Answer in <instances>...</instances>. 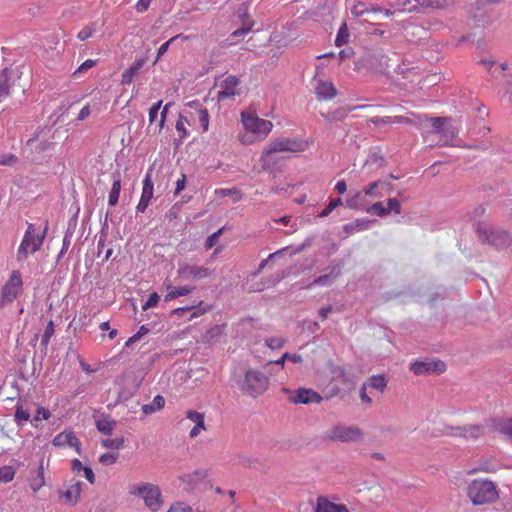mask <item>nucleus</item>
Here are the masks:
<instances>
[{
  "label": "nucleus",
  "mask_w": 512,
  "mask_h": 512,
  "mask_svg": "<svg viewBox=\"0 0 512 512\" xmlns=\"http://www.w3.org/2000/svg\"><path fill=\"white\" fill-rule=\"evenodd\" d=\"M466 495L475 506L494 503L499 498L497 485L488 479H474L468 483Z\"/></svg>",
  "instance_id": "obj_1"
},
{
  "label": "nucleus",
  "mask_w": 512,
  "mask_h": 512,
  "mask_svg": "<svg viewBox=\"0 0 512 512\" xmlns=\"http://www.w3.org/2000/svg\"><path fill=\"white\" fill-rule=\"evenodd\" d=\"M241 121L247 131V133L241 137L243 144H251L255 141L265 139L273 128L271 121L259 118L248 112L241 113Z\"/></svg>",
  "instance_id": "obj_2"
},
{
  "label": "nucleus",
  "mask_w": 512,
  "mask_h": 512,
  "mask_svg": "<svg viewBox=\"0 0 512 512\" xmlns=\"http://www.w3.org/2000/svg\"><path fill=\"white\" fill-rule=\"evenodd\" d=\"M474 229L482 244H488L497 250L506 249L512 245V236L506 230L487 226L481 222L475 223Z\"/></svg>",
  "instance_id": "obj_3"
},
{
  "label": "nucleus",
  "mask_w": 512,
  "mask_h": 512,
  "mask_svg": "<svg viewBox=\"0 0 512 512\" xmlns=\"http://www.w3.org/2000/svg\"><path fill=\"white\" fill-rule=\"evenodd\" d=\"M307 143L297 138H279L272 141L262 152L260 162L264 170L270 166L269 157L276 152H303L307 149Z\"/></svg>",
  "instance_id": "obj_4"
},
{
  "label": "nucleus",
  "mask_w": 512,
  "mask_h": 512,
  "mask_svg": "<svg viewBox=\"0 0 512 512\" xmlns=\"http://www.w3.org/2000/svg\"><path fill=\"white\" fill-rule=\"evenodd\" d=\"M48 231V221L45 222L44 229L40 235H36L34 224L28 223L23 239L17 250V260L24 261L28 258L29 253H36L40 250Z\"/></svg>",
  "instance_id": "obj_5"
},
{
  "label": "nucleus",
  "mask_w": 512,
  "mask_h": 512,
  "mask_svg": "<svg viewBox=\"0 0 512 512\" xmlns=\"http://www.w3.org/2000/svg\"><path fill=\"white\" fill-rule=\"evenodd\" d=\"M269 387V377L257 369H248L239 388L245 394L256 398Z\"/></svg>",
  "instance_id": "obj_6"
},
{
  "label": "nucleus",
  "mask_w": 512,
  "mask_h": 512,
  "mask_svg": "<svg viewBox=\"0 0 512 512\" xmlns=\"http://www.w3.org/2000/svg\"><path fill=\"white\" fill-rule=\"evenodd\" d=\"M364 438V432L356 425L337 424L330 428L323 436L324 440L333 442H357Z\"/></svg>",
  "instance_id": "obj_7"
},
{
  "label": "nucleus",
  "mask_w": 512,
  "mask_h": 512,
  "mask_svg": "<svg viewBox=\"0 0 512 512\" xmlns=\"http://www.w3.org/2000/svg\"><path fill=\"white\" fill-rule=\"evenodd\" d=\"M422 122V117H418ZM423 121L430 122L432 126V132L440 135L441 144L449 145L454 138L458 135V129L451 123V118L448 117H427L423 116Z\"/></svg>",
  "instance_id": "obj_8"
},
{
  "label": "nucleus",
  "mask_w": 512,
  "mask_h": 512,
  "mask_svg": "<svg viewBox=\"0 0 512 512\" xmlns=\"http://www.w3.org/2000/svg\"><path fill=\"white\" fill-rule=\"evenodd\" d=\"M356 66L376 72H383L388 67V57L380 48H364L362 55L356 62Z\"/></svg>",
  "instance_id": "obj_9"
},
{
  "label": "nucleus",
  "mask_w": 512,
  "mask_h": 512,
  "mask_svg": "<svg viewBox=\"0 0 512 512\" xmlns=\"http://www.w3.org/2000/svg\"><path fill=\"white\" fill-rule=\"evenodd\" d=\"M130 493L144 500L145 505L152 511L156 512L162 505L161 491L157 485L151 483H142L134 486Z\"/></svg>",
  "instance_id": "obj_10"
},
{
  "label": "nucleus",
  "mask_w": 512,
  "mask_h": 512,
  "mask_svg": "<svg viewBox=\"0 0 512 512\" xmlns=\"http://www.w3.org/2000/svg\"><path fill=\"white\" fill-rule=\"evenodd\" d=\"M23 291V281L21 273L17 270L12 271L9 279L3 285L0 295V308L12 303L21 295Z\"/></svg>",
  "instance_id": "obj_11"
},
{
  "label": "nucleus",
  "mask_w": 512,
  "mask_h": 512,
  "mask_svg": "<svg viewBox=\"0 0 512 512\" xmlns=\"http://www.w3.org/2000/svg\"><path fill=\"white\" fill-rule=\"evenodd\" d=\"M484 434V427L480 424H469L464 426L444 425L440 435L463 437L465 439H477Z\"/></svg>",
  "instance_id": "obj_12"
},
{
  "label": "nucleus",
  "mask_w": 512,
  "mask_h": 512,
  "mask_svg": "<svg viewBox=\"0 0 512 512\" xmlns=\"http://www.w3.org/2000/svg\"><path fill=\"white\" fill-rule=\"evenodd\" d=\"M184 113L193 122L197 118L203 132L208 131L210 116L208 110L202 107V104L199 100H192L187 102L184 107Z\"/></svg>",
  "instance_id": "obj_13"
},
{
  "label": "nucleus",
  "mask_w": 512,
  "mask_h": 512,
  "mask_svg": "<svg viewBox=\"0 0 512 512\" xmlns=\"http://www.w3.org/2000/svg\"><path fill=\"white\" fill-rule=\"evenodd\" d=\"M410 369L415 375L441 374L446 370V364L441 360H417L411 363Z\"/></svg>",
  "instance_id": "obj_14"
},
{
  "label": "nucleus",
  "mask_w": 512,
  "mask_h": 512,
  "mask_svg": "<svg viewBox=\"0 0 512 512\" xmlns=\"http://www.w3.org/2000/svg\"><path fill=\"white\" fill-rule=\"evenodd\" d=\"M454 5L452 0H415V4L407 8L409 13H426L428 10H444Z\"/></svg>",
  "instance_id": "obj_15"
},
{
  "label": "nucleus",
  "mask_w": 512,
  "mask_h": 512,
  "mask_svg": "<svg viewBox=\"0 0 512 512\" xmlns=\"http://www.w3.org/2000/svg\"><path fill=\"white\" fill-rule=\"evenodd\" d=\"M240 79L234 75L227 76L220 84V90L217 92V100L219 102L226 99H234L235 96L240 95L238 86Z\"/></svg>",
  "instance_id": "obj_16"
},
{
  "label": "nucleus",
  "mask_w": 512,
  "mask_h": 512,
  "mask_svg": "<svg viewBox=\"0 0 512 512\" xmlns=\"http://www.w3.org/2000/svg\"><path fill=\"white\" fill-rule=\"evenodd\" d=\"M177 274L180 278L188 280L209 277L211 272L208 268L205 267L179 263Z\"/></svg>",
  "instance_id": "obj_17"
},
{
  "label": "nucleus",
  "mask_w": 512,
  "mask_h": 512,
  "mask_svg": "<svg viewBox=\"0 0 512 512\" xmlns=\"http://www.w3.org/2000/svg\"><path fill=\"white\" fill-rule=\"evenodd\" d=\"M154 183L151 177L150 171L147 172L143 180V188L140 200L136 206L137 213H144L149 206L151 199L153 198Z\"/></svg>",
  "instance_id": "obj_18"
},
{
  "label": "nucleus",
  "mask_w": 512,
  "mask_h": 512,
  "mask_svg": "<svg viewBox=\"0 0 512 512\" xmlns=\"http://www.w3.org/2000/svg\"><path fill=\"white\" fill-rule=\"evenodd\" d=\"M52 444L55 447L68 445L74 448L79 455L81 454V443L73 431H63L57 434L52 440Z\"/></svg>",
  "instance_id": "obj_19"
},
{
  "label": "nucleus",
  "mask_w": 512,
  "mask_h": 512,
  "mask_svg": "<svg viewBox=\"0 0 512 512\" xmlns=\"http://www.w3.org/2000/svg\"><path fill=\"white\" fill-rule=\"evenodd\" d=\"M314 512H350L346 505L331 502L325 496H319L316 500Z\"/></svg>",
  "instance_id": "obj_20"
},
{
  "label": "nucleus",
  "mask_w": 512,
  "mask_h": 512,
  "mask_svg": "<svg viewBox=\"0 0 512 512\" xmlns=\"http://www.w3.org/2000/svg\"><path fill=\"white\" fill-rule=\"evenodd\" d=\"M322 396L312 389H298L292 401L296 404L320 403Z\"/></svg>",
  "instance_id": "obj_21"
},
{
  "label": "nucleus",
  "mask_w": 512,
  "mask_h": 512,
  "mask_svg": "<svg viewBox=\"0 0 512 512\" xmlns=\"http://www.w3.org/2000/svg\"><path fill=\"white\" fill-rule=\"evenodd\" d=\"M82 484L81 481H75L66 491L60 492V498L71 506L76 505L81 496Z\"/></svg>",
  "instance_id": "obj_22"
},
{
  "label": "nucleus",
  "mask_w": 512,
  "mask_h": 512,
  "mask_svg": "<svg viewBox=\"0 0 512 512\" xmlns=\"http://www.w3.org/2000/svg\"><path fill=\"white\" fill-rule=\"evenodd\" d=\"M42 129L38 128L34 135L26 142V147H30L35 153L41 154L51 149L54 143L47 140L38 141Z\"/></svg>",
  "instance_id": "obj_23"
},
{
  "label": "nucleus",
  "mask_w": 512,
  "mask_h": 512,
  "mask_svg": "<svg viewBox=\"0 0 512 512\" xmlns=\"http://www.w3.org/2000/svg\"><path fill=\"white\" fill-rule=\"evenodd\" d=\"M315 93L319 99H332L336 96L337 90L330 81L318 80L315 86Z\"/></svg>",
  "instance_id": "obj_24"
},
{
  "label": "nucleus",
  "mask_w": 512,
  "mask_h": 512,
  "mask_svg": "<svg viewBox=\"0 0 512 512\" xmlns=\"http://www.w3.org/2000/svg\"><path fill=\"white\" fill-rule=\"evenodd\" d=\"M145 64V59L135 60L129 68H127L121 76L122 84H130L133 82L134 78L138 75L139 71L143 68Z\"/></svg>",
  "instance_id": "obj_25"
},
{
  "label": "nucleus",
  "mask_w": 512,
  "mask_h": 512,
  "mask_svg": "<svg viewBox=\"0 0 512 512\" xmlns=\"http://www.w3.org/2000/svg\"><path fill=\"white\" fill-rule=\"evenodd\" d=\"M208 476V471L204 469H196L191 473L183 474L179 477V480L187 484L189 487H193L194 485L200 483Z\"/></svg>",
  "instance_id": "obj_26"
},
{
  "label": "nucleus",
  "mask_w": 512,
  "mask_h": 512,
  "mask_svg": "<svg viewBox=\"0 0 512 512\" xmlns=\"http://www.w3.org/2000/svg\"><path fill=\"white\" fill-rule=\"evenodd\" d=\"M210 308L209 307H203V301H200L198 305L194 306H185V307H179L171 311L172 315L177 316H183L188 311H193L190 319L199 317L203 314H205Z\"/></svg>",
  "instance_id": "obj_27"
},
{
  "label": "nucleus",
  "mask_w": 512,
  "mask_h": 512,
  "mask_svg": "<svg viewBox=\"0 0 512 512\" xmlns=\"http://www.w3.org/2000/svg\"><path fill=\"white\" fill-rule=\"evenodd\" d=\"M357 107H353L351 109L345 107H339L335 110L328 111L326 113H321V116L328 122L335 123L343 121L349 114V112L353 111Z\"/></svg>",
  "instance_id": "obj_28"
},
{
  "label": "nucleus",
  "mask_w": 512,
  "mask_h": 512,
  "mask_svg": "<svg viewBox=\"0 0 512 512\" xmlns=\"http://www.w3.org/2000/svg\"><path fill=\"white\" fill-rule=\"evenodd\" d=\"M375 220H369V219H356L355 221H352L350 223H347L343 226V231L351 235L358 231L367 230L372 223H374Z\"/></svg>",
  "instance_id": "obj_29"
},
{
  "label": "nucleus",
  "mask_w": 512,
  "mask_h": 512,
  "mask_svg": "<svg viewBox=\"0 0 512 512\" xmlns=\"http://www.w3.org/2000/svg\"><path fill=\"white\" fill-rule=\"evenodd\" d=\"M194 289H195L194 286H188V285L179 286V287L167 285L168 293L165 295L164 301L169 302L172 299L178 298L180 296H186V295L190 294Z\"/></svg>",
  "instance_id": "obj_30"
},
{
  "label": "nucleus",
  "mask_w": 512,
  "mask_h": 512,
  "mask_svg": "<svg viewBox=\"0 0 512 512\" xmlns=\"http://www.w3.org/2000/svg\"><path fill=\"white\" fill-rule=\"evenodd\" d=\"M186 124L191 125V120L183 111L182 113L179 114V117L176 121V126H175L176 131L179 136L178 143H176L177 146L189 135V133L186 129V126H185Z\"/></svg>",
  "instance_id": "obj_31"
},
{
  "label": "nucleus",
  "mask_w": 512,
  "mask_h": 512,
  "mask_svg": "<svg viewBox=\"0 0 512 512\" xmlns=\"http://www.w3.org/2000/svg\"><path fill=\"white\" fill-rule=\"evenodd\" d=\"M121 191V177L118 172L113 173V183L108 196V204L115 206L119 201Z\"/></svg>",
  "instance_id": "obj_32"
},
{
  "label": "nucleus",
  "mask_w": 512,
  "mask_h": 512,
  "mask_svg": "<svg viewBox=\"0 0 512 512\" xmlns=\"http://www.w3.org/2000/svg\"><path fill=\"white\" fill-rule=\"evenodd\" d=\"M45 485V477H44V458H41L39 461L37 474L35 477H32L29 481V486L33 490V492L39 491Z\"/></svg>",
  "instance_id": "obj_33"
},
{
  "label": "nucleus",
  "mask_w": 512,
  "mask_h": 512,
  "mask_svg": "<svg viewBox=\"0 0 512 512\" xmlns=\"http://www.w3.org/2000/svg\"><path fill=\"white\" fill-rule=\"evenodd\" d=\"M76 224H77V220L74 218V219H71L68 223V227H67V230L64 234V237H63V242H62V248L58 254V259L63 257L64 254L67 252L70 244H71V239L73 237V234H74V231H75V227H76Z\"/></svg>",
  "instance_id": "obj_34"
},
{
  "label": "nucleus",
  "mask_w": 512,
  "mask_h": 512,
  "mask_svg": "<svg viewBox=\"0 0 512 512\" xmlns=\"http://www.w3.org/2000/svg\"><path fill=\"white\" fill-rule=\"evenodd\" d=\"M11 71L9 68H4L0 74V101L7 97L11 88Z\"/></svg>",
  "instance_id": "obj_35"
},
{
  "label": "nucleus",
  "mask_w": 512,
  "mask_h": 512,
  "mask_svg": "<svg viewBox=\"0 0 512 512\" xmlns=\"http://www.w3.org/2000/svg\"><path fill=\"white\" fill-rule=\"evenodd\" d=\"M116 426V421L111 419L110 415H106L96 420V428L105 435H111Z\"/></svg>",
  "instance_id": "obj_36"
},
{
  "label": "nucleus",
  "mask_w": 512,
  "mask_h": 512,
  "mask_svg": "<svg viewBox=\"0 0 512 512\" xmlns=\"http://www.w3.org/2000/svg\"><path fill=\"white\" fill-rule=\"evenodd\" d=\"M369 121H370L371 123L375 124V125H380V124H392V123H405V124L411 123V119H409V118H407V117H404V116H395V117H390V116H384V117L375 116V117H372Z\"/></svg>",
  "instance_id": "obj_37"
},
{
  "label": "nucleus",
  "mask_w": 512,
  "mask_h": 512,
  "mask_svg": "<svg viewBox=\"0 0 512 512\" xmlns=\"http://www.w3.org/2000/svg\"><path fill=\"white\" fill-rule=\"evenodd\" d=\"M165 405V399L161 395H156L152 402L142 406V411L145 415L155 413L162 409Z\"/></svg>",
  "instance_id": "obj_38"
},
{
  "label": "nucleus",
  "mask_w": 512,
  "mask_h": 512,
  "mask_svg": "<svg viewBox=\"0 0 512 512\" xmlns=\"http://www.w3.org/2000/svg\"><path fill=\"white\" fill-rule=\"evenodd\" d=\"M387 382L388 381H387L385 375L378 374V375H373V376L369 377L364 384H366L367 387H370V388H373V389L383 392L387 386Z\"/></svg>",
  "instance_id": "obj_39"
},
{
  "label": "nucleus",
  "mask_w": 512,
  "mask_h": 512,
  "mask_svg": "<svg viewBox=\"0 0 512 512\" xmlns=\"http://www.w3.org/2000/svg\"><path fill=\"white\" fill-rule=\"evenodd\" d=\"M14 419L18 426H22L23 422L30 419V411L29 409L24 408L21 400H19L15 406Z\"/></svg>",
  "instance_id": "obj_40"
},
{
  "label": "nucleus",
  "mask_w": 512,
  "mask_h": 512,
  "mask_svg": "<svg viewBox=\"0 0 512 512\" xmlns=\"http://www.w3.org/2000/svg\"><path fill=\"white\" fill-rule=\"evenodd\" d=\"M234 464L241 465L243 467L248 468H256L259 461L257 458L244 455V454H237L233 457Z\"/></svg>",
  "instance_id": "obj_41"
},
{
  "label": "nucleus",
  "mask_w": 512,
  "mask_h": 512,
  "mask_svg": "<svg viewBox=\"0 0 512 512\" xmlns=\"http://www.w3.org/2000/svg\"><path fill=\"white\" fill-rule=\"evenodd\" d=\"M339 274H340V268L333 267L329 274H325V275L315 278L313 280V282L310 285H308L307 287H311L314 285H317V286L328 285L330 283L331 276L333 275L334 277H337Z\"/></svg>",
  "instance_id": "obj_42"
},
{
  "label": "nucleus",
  "mask_w": 512,
  "mask_h": 512,
  "mask_svg": "<svg viewBox=\"0 0 512 512\" xmlns=\"http://www.w3.org/2000/svg\"><path fill=\"white\" fill-rule=\"evenodd\" d=\"M102 446L107 449L119 450L125 447V438L117 437V438H108L102 440Z\"/></svg>",
  "instance_id": "obj_43"
},
{
  "label": "nucleus",
  "mask_w": 512,
  "mask_h": 512,
  "mask_svg": "<svg viewBox=\"0 0 512 512\" xmlns=\"http://www.w3.org/2000/svg\"><path fill=\"white\" fill-rule=\"evenodd\" d=\"M349 31L346 22H343L340 26L336 39H335V45L337 47L345 45L349 40Z\"/></svg>",
  "instance_id": "obj_44"
},
{
  "label": "nucleus",
  "mask_w": 512,
  "mask_h": 512,
  "mask_svg": "<svg viewBox=\"0 0 512 512\" xmlns=\"http://www.w3.org/2000/svg\"><path fill=\"white\" fill-rule=\"evenodd\" d=\"M364 200L363 195L360 191H357L353 196L346 199V205L355 210H362V201Z\"/></svg>",
  "instance_id": "obj_45"
},
{
  "label": "nucleus",
  "mask_w": 512,
  "mask_h": 512,
  "mask_svg": "<svg viewBox=\"0 0 512 512\" xmlns=\"http://www.w3.org/2000/svg\"><path fill=\"white\" fill-rule=\"evenodd\" d=\"M54 332H55L54 323H53V321H49L45 328V331L42 335L41 343H40V345L43 347L44 353H46L47 346H48L50 339L53 336Z\"/></svg>",
  "instance_id": "obj_46"
},
{
  "label": "nucleus",
  "mask_w": 512,
  "mask_h": 512,
  "mask_svg": "<svg viewBox=\"0 0 512 512\" xmlns=\"http://www.w3.org/2000/svg\"><path fill=\"white\" fill-rule=\"evenodd\" d=\"M382 184V180H376L370 183L368 186L364 188L365 195L369 197L381 198L383 195L379 191L380 185Z\"/></svg>",
  "instance_id": "obj_47"
},
{
  "label": "nucleus",
  "mask_w": 512,
  "mask_h": 512,
  "mask_svg": "<svg viewBox=\"0 0 512 512\" xmlns=\"http://www.w3.org/2000/svg\"><path fill=\"white\" fill-rule=\"evenodd\" d=\"M51 416L50 411L47 408L39 407L36 410V414L34 415L33 419L31 420V424L34 427H38V422L41 420H48Z\"/></svg>",
  "instance_id": "obj_48"
},
{
  "label": "nucleus",
  "mask_w": 512,
  "mask_h": 512,
  "mask_svg": "<svg viewBox=\"0 0 512 512\" xmlns=\"http://www.w3.org/2000/svg\"><path fill=\"white\" fill-rule=\"evenodd\" d=\"M15 470L12 466H3L0 468V482L8 483L13 480Z\"/></svg>",
  "instance_id": "obj_49"
},
{
  "label": "nucleus",
  "mask_w": 512,
  "mask_h": 512,
  "mask_svg": "<svg viewBox=\"0 0 512 512\" xmlns=\"http://www.w3.org/2000/svg\"><path fill=\"white\" fill-rule=\"evenodd\" d=\"M286 343V339L283 337H269L265 339V344L272 350L281 349Z\"/></svg>",
  "instance_id": "obj_50"
},
{
  "label": "nucleus",
  "mask_w": 512,
  "mask_h": 512,
  "mask_svg": "<svg viewBox=\"0 0 512 512\" xmlns=\"http://www.w3.org/2000/svg\"><path fill=\"white\" fill-rule=\"evenodd\" d=\"M343 204L341 198H332L329 201V204L319 213V217L328 216L334 209L341 206Z\"/></svg>",
  "instance_id": "obj_51"
},
{
  "label": "nucleus",
  "mask_w": 512,
  "mask_h": 512,
  "mask_svg": "<svg viewBox=\"0 0 512 512\" xmlns=\"http://www.w3.org/2000/svg\"><path fill=\"white\" fill-rule=\"evenodd\" d=\"M366 212L370 214H376L379 217L388 216V211H386V208L383 206L382 202H376L372 204L366 209Z\"/></svg>",
  "instance_id": "obj_52"
},
{
  "label": "nucleus",
  "mask_w": 512,
  "mask_h": 512,
  "mask_svg": "<svg viewBox=\"0 0 512 512\" xmlns=\"http://www.w3.org/2000/svg\"><path fill=\"white\" fill-rule=\"evenodd\" d=\"M253 25H254V21H249L248 23H244L242 25V27H240L239 29H237L231 33L230 39L233 41L237 37L243 36V35L249 33L251 31Z\"/></svg>",
  "instance_id": "obj_53"
},
{
  "label": "nucleus",
  "mask_w": 512,
  "mask_h": 512,
  "mask_svg": "<svg viewBox=\"0 0 512 512\" xmlns=\"http://www.w3.org/2000/svg\"><path fill=\"white\" fill-rule=\"evenodd\" d=\"M148 332H149V329L145 325H142L139 328V330L126 341L125 347H130L133 343L139 341Z\"/></svg>",
  "instance_id": "obj_54"
},
{
  "label": "nucleus",
  "mask_w": 512,
  "mask_h": 512,
  "mask_svg": "<svg viewBox=\"0 0 512 512\" xmlns=\"http://www.w3.org/2000/svg\"><path fill=\"white\" fill-rule=\"evenodd\" d=\"M223 230H224V228L222 227L219 230H217L216 232H214L213 234H211L210 236H208V238L205 241V245H204L206 250H210L216 245L218 238L223 233Z\"/></svg>",
  "instance_id": "obj_55"
},
{
  "label": "nucleus",
  "mask_w": 512,
  "mask_h": 512,
  "mask_svg": "<svg viewBox=\"0 0 512 512\" xmlns=\"http://www.w3.org/2000/svg\"><path fill=\"white\" fill-rule=\"evenodd\" d=\"M118 457V453H104L99 457V462L106 466L113 465L116 463Z\"/></svg>",
  "instance_id": "obj_56"
},
{
  "label": "nucleus",
  "mask_w": 512,
  "mask_h": 512,
  "mask_svg": "<svg viewBox=\"0 0 512 512\" xmlns=\"http://www.w3.org/2000/svg\"><path fill=\"white\" fill-rule=\"evenodd\" d=\"M97 64V61L96 60H92V59H87L85 60L79 67L78 69L73 73V76L76 77L78 74H81V73H85L87 72L89 69L93 68L94 66H96Z\"/></svg>",
  "instance_id": "obj_57"
},
{
  "label": "nucleus",
  "mask_w": 512,
  "mask_h": 512,
  "mask_svg": "<svg viewBox=\"0 0 512 512\" xmlns=\"http://www.w3.org/2000/svg\"><path fill=\"white\" fill-rule=\"evenodd\" d=\"M498 431L504 435L512 437V418L500 422L498 425Z\"/></svg>",
  "instance_id": "obj_58"
},
{
  "label": "nucleus",
  "mask_w": 512,
  "mask_h": 512,
  "mask_svg": "<svg viewBox=\"0 0 512 512\" xmlns=\"http://www.w3.org/2000/svg\"><path fill=\"white\" fill-rule=\"evenodd\" d=\"M18 162V157L14 154H1L0 166H12Z\"/></svg>",
  "instance_id": "obj_59"
},
{
  "label": "nucleus",
  "mask_w": 512,
  "mask_h": 512,
  "mask_svg": "<svg viewBox=\"0 0 512 512\" xmlns=\"http://www.w3.org/2000/svg\"><path fill=\"white\" fill-rule=\"evenodd\" d=\"M388 207L386 208V211H388V215L391 212H395L396 214L401 213V205L400 202L396 198H389L387 200Z\"/></svg>",
  "instance_id": "obj_60"
},
{
  "label": "nucleus",
  "mask_w": 512,
  "mask_h": 512,
  "mask_svg": "<svg viewBox=\"0 0 512 512\" xmlns=\"http://www.w3.org/2000/svg\"><path fill=\"white\" fill-rule=\"evenodd\" d=\"M162 102H163L162 100H159L150 107V109H149V123L150 124H153L154 121L157 119L159 110L162 106Z\"/></svg>",
  "instance_id": "obj_61"
},
{
  "label": "nucleus",
  "mask_w": 512,
  "mask_h": 512,
  "mask_svg": "<svg viewBox=\"0 0 512 512\" xmlns=\"http://www.w3.org/2000/svg\"><path fill=\"white\" fill-rule=\"evenodd\" d=\"M94 33V28L92 25H86L85 27H83L77 34V38L80 40V41H84V40H87L88 38H90Z\"/></svg>",
  "instance_id": "obj_62"
},
{
  "label": "nucleus",
  "mask_w": 512,
  "mask_h": 512,
  "mask_svg": "<svg viewBox=\"0 0 512 512\" xmlns=\"http://www.w3.org/2000/svg\"><path fill=\"white\" fill-rule=\"evenodd\" d=\"M159 300H160V296L156 292H153L152 294L149 295V298L145 302V304L142 306V309L147 310L151 307L156 306L158 304Z\"/></svg>",
  "instance_id": "obj_63"
},
{
  "label": "nucleus",
  "mask_w": 512,
  "mask_h": 512,
  "mask_svg": "<svg viewBox=\"0 0 512 512\" xmlns=\"http://www.w3.org/2000/svg\"><path fill=\"white\" fill-rule=\"evenodd\" d=\"M168 512H193L192 508L183 503H178L176 505H172Z\"/></svg>",
  "instance_id": "obj_64"
}]
</instances>
